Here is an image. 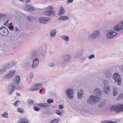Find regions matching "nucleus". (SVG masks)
Returning a JSON list of instances; mask_svg holds the SVG:
<instances>
[{
	"mask_svg": "<svg viewBox=\"0 0 123 123\" xmlns=\"http://www.w3.org/2000/svg\"><path fill=\"white\" fill-rule=\"evenodd\" d=\"M71 59V58L70 55L69 54H66L62 58V60L60 62V64L58 65L64 67L65 66L67 63L70 61Z\"/></svg>",
	"mask_w": 123,
	"mask_h": 123,
	"instance_id": "nucleus-1",
	"label": "nucleus"
},
{
	"mask_svg": "<svg viewBox=\"0 0 123 123\" xmlns=\"http://www.w3.org/2000/svg\"><path fill=\"white\" fill-rule=\"evenodd\" d=\"M100 33L98 30L94 31L88 37V39L92 41L98 39L100 35Z\"/></svg>",
	"mask_w": 123,
	"mask_h": 123,
	"instance_id": "nucleus-2",
	"label": "nucleus"
},
{
	"mask_svg": "<svg viewBox=\"0 0 123 123\" xmlns=\"http://www.w3.org/2000/svg\"><path fill=\"white\" fill-rule=\"evenodd\" d=\"M47 11L44 12V14L47 16L54 17L55 15V12L51 10H53V7L51 6H49L46 8Z\"/></svg>",
	"mask_w": 123,
	"mask_h": 123,
	"instance_id": "nucleus-3",
	"label": "nucleus"
},
{
	"mask_svg": "<svg viewBox=\"0 0 123 123\" xmlns=\"http://www.w3.org/2000/svg\"><path fill=\"white\" fill-rule=\"evenodd\" d=\"M100 99V96L92 95L90 96L89 98L88 99L87 102L88 103L92 104L93 102L95 103L98 102L99 101Z\"/></svg>",
	"mask_w": 123,
	"mask_h": 123,
	"instance_id": "nucleus-4",
	"label": "nucleus"
},
{
	"mask_svg": "<svg viewBox=\"0 0 123 123\" xmlns=\"http://www.w3.org/2000/svg\"><path fill=\"white\" fill-rule=\"evenodd\" d=\"M110 110L112 111L114 110L117 113L123 111V105L120 104L118 106H113L111 107Z\"/></svg>",
	"mask_w": 123,
	"mask_h": 123,
	"instance_id": "nucleus-5",
	"label": "nucleus"
},
{
	"mask_svg": "<svg viewBox=\"0 0 123 123\" xmlns=\"http://www.w3.org/2000/svg\"><path fill=\"white\" fill-rule=\"evenodd\" d=\"M117 35V33L112 30H109L106 34L107 38L111 39L114 38Z\"/></svg>",
	"mask_w": 123,
	"mask_h": 123,
	"instance_id": "nucleus-6",
	"label": "nucleus"
},
{
	"mask_svg": "<svg viewBox=\"0 0 123 123\" xmlns=\"http://www.w3.org/2000/svg\"><path fill=\"white\" fill-rule=\"evenodd\" d=\"M16 73V71L14 70L10 71L8 73V74L4 75L3 77L5 79H9L13 78L14 76Z\"/></svg>",
	"mask_w": 123,
	"mask_h": 123,
	"instance_id": "nucleus-7",
	"label": "nucleus"
},
{
	"mask_svg": "<svg viewBox=\"0 0 123 123\" xmlns=\"http://www.w3.org/2000/svg\"><path fill=\"white\" fill-rule=\"evenodd\" d=\"M38 21L41 24H45L49 23L50 20L49 18L42 17L39 18Z\"/></svg>",
	"mask_w": 123,
	"mask_h": 123,
	"instance_id": "nucleus-8",
	"label": "nucleus"
},
{
	"mask_svg": "<svg viewBox=\"0 0 123 123\" xmlns=\"http://www.w3.org/2000/svg\"><path fill=\"white\" fill-rule=\"evenodd\" d=\"M113 79L115 82H117L118 85L121 84V79L120 75L117 73H115L113 75Z\"/></svg>",
	"mask_w": 123,
	"mask_h": 123,
	"instance_id": "nucleus-9",
	"label": "nucleus"
},
{
	"mask_svg": "<svg viewBox=\"0 0 123 123\" xmlns=\"http://www.w3.org/2000/svg\"><path fill=\"white\" fill-rule=\"evenodd\" d=\"M8 33V29L6 27H2L0 28V34L2 36L7 35Z\"/></svg>",
	"mask_w": 123,
	"mask_h": 123,
	"instance_id": "nucleus-10",
	"label": "nucleus"
},
{
	"mask_svg": "<svg viewBox=\"0 0 123 123\" xmlns=\"http://www.w3.org/2000/svg\"><path fill=\"white\" fill-rule=\"evenodd\" d=\"M86 53L84 50L83 49L80 50L78 53L76 55L75 57L76 58H78L86 55Z\"/></svg>",
	"mask_w": 123,
	"mask_h": 123,
	"instance_id": "nucleus-11",
	"label": "nucleus"
},
{
	"mask_svg": "<svg viewBox=\"0 0 123 123\" xmlns=\"http://www.w3.org/2000/svg\"><path fill=\"white\" fill-rule=\"evenodd\" d=\"M66 93L68 98L70 99L73 98V90L69 88L66 90Z\"/></svg>",
	"mask_w": 123,
	"mask_h": 123,
	"instance_id": "nucleus-12",
	"label": "nucleus"
},
{
	"mask_svg": "<svg viewBox=\"0 0 123 123\" xmlns=\"http://www.w3.org/2000/svg\"><path fill=\"white\" fill-rule=\"evenodd\" d=\"M113 29L115 31H119L123 29V22H121L119 24L115 25Z\"/></svg>",
	"mask_w": 123,
	"mask_h": 123,
	"instance_id": "nucleus-13",
	"label": "nucleus"
},
{
	"mask_svg": "<svg viewBox=\"0 0 123 123\" xmlns=\"http://www.w3.org/2000/svg\"><path fill=\"white\" fill-rule=\"evenodd\" d=\"M39 57V55L37 52V50L33 52L31 54L30 56H29V59H31L32 60L35 58H38Z\"/></svg>",
	"mask_w": 123,
	"mask_h": 123,
	"instance_id": "nucleus-14",
	"label": "nucleus"
},
{
	"mask_svg": "<svg viewBox=\"0 0 123 123\" xmlns=\"http://www.w3.org/2000/svg\"><path fill=\"white\" fill-rule=\"evenodd\" d=\"M32 60L31 59H29L28 57L27 60L26 62H24L23 63V66L24 67H29L32 64Z\"/></svg>",
	"mask_w": 123,
	"mask_h": 123,
	"instance_id": "nucleus-15",
	"label": "nucleus"
},
{
	"mask_svg": "<svg viewBox=\"0 0 123 123\" xmlns=\"http://www.w3.org/2000/svg\"><path fill=\"white\" fill-rule=\"evenodd\" d=\"M37 52H38V54L39 55V57L42 58L45 57V51L43 48H41L38 49Z\"/></svg>",
	"mask_w": 123,
	"mask_h": 123,
	"instance_id": "nucleus-16",
	"label": "nucleus"
},
{
	"mask_svg": "<svg viewBox=\"0 0 123 123\" xmlns=\"http://www.w3.org/2000/svg\"><path fill=\"white\" fill-rule=\"evenodd\" d=\"M42 86V85L41 84H37L33 86V87L30 89L29 90L31 91L37 90L41 88Z\"/></svg>",
	"mask_w": 123,
	"mask_h": 123,
	"instance_id": "nucleus-17",
	"label": "nucleus"
},
{
	"mask_svg": "<svg viewBox=\"0 0 123 123\" xmlns=\"http://www.w3.org/2000/svg\"><path fill=\"white\" fill-rule=\"evenodd\" d=\"M32 61L31 68L33 69H34L36 68L38 64L39 60L38 58H37L35 59Z\"/></svg>",
	"mask_w": 123,
	"mask_h": 123,
	"instance_id": "nucleus-18",
	"label": "nucleus"
},
{
	"mask_svg": "<svg viewBox=\"0 0 123 123\" xmlns=\"http://www.w3.org/2000/svg\"><path fill=\"white\" fill-rule=\"evenodd\" d=\"M24 8L25 10L27 11H35V9L30 5H25Z\"/></svg>",
	"mask_w": 123,
	"mask_h": 123,
	"instance_id": "nucleus-19",
	"label": "nucleus"
},
{
	"mask_svg": "<svg viewBox=\"0 0 123 123\" xmlns=\"http://www.w3.org/2000/svg\"><path fill=\"white\" fill-rule=\"evenodd\" d=\"M16 88L15 86L13 84H10V86L9 88L8 89V94L10 95H11L14 92Z\"/></svg>",
	"mask_w": 123,
	"mask_h": 123,
	"instance_id": "nucleus-20",
	"label": "nucleus"
},
{
	"mask_svg": "<svg viewBox=\"0 0 123 123\" xmlns=\"http://www.w3.org/2000/svg\"><path fill=\"white\" fill-rule=\"evenodd\" d=\"M77 96L79 99L81 98L83 96L84 93V91L83 90L81 89L78 90Z\"/></svg>",
	"mask_w": 123,
	"mask_h": 123,
	"instance_id": "nucleus-21",
	"label": "nucleus"
},
{
	"mask_svg": "<svg viewBox=\"0 0 123 123\" xmlns=\"http://www.w3.org/2000/svg\"><path fill=\"white\" fill-rule=\"evenodd\" d=\"M112 71L110 69H108L105 71V74L108 78H111L112 75Z\"/></svg>",
	"mask_w": 123,
	"mask_h": 123,
	"instance_id": "nucleus-22",
	"label": "nucleus"
},
{
	"mask_svg": "<svg viewBox=\"0 0 123 123\" xmlns=\"http://www.w3.org/2000/svg\"><path fill=\"white\" fill-rule=\"evenodd\" d=\"M103 90L105 93L109 94L110 91V86H104Z\"/></svg>",
	"mask_w": 123,
	"mask_h": 123,
	"instance_id": "nucleus-23",
	"label": "nucleus"
},
{
	"mask_svg": "<svg viewBox=\"0 0 123 123\" xmlns=\"http://www.w3.org/2000/svg\"><path fill=\"white\" fill-rule=\"evenodd\" d=\"M20 81V77L18 75H16L15 77L14 80V83L16 85H18Z\"/></svg>",
	"mask_w": 123,
	"mask_h": 123,
	"instance_id": "nucleus-24",
	"label": "nucleus"
},
{
	"mask_svg": "<svg viewBox=\"0 0 123 123\" xmlns=\"http://www.w3.org/2000/svg\"><path fill=\"white\" fill-rule=\"evenodd\" d=\"M38 105L41 107H49L50 105L47 103H40L38 104Z\"/></svg>",
	"mask_w": 123,
	"mask_h": 123,
	"instance_id": "nucleus-25",
	"label": "nucleus"
},
{
	"mask_svg": "<svg viewBox=\"0 0 123 123\" xmlns=\"http://www.w3.org/2000/svg\"><path fill=\"white\" fill-rule=\"evenodd\" d=\"M113 90V95L114 96H116L118 93V89L115 87H113L112 88Z\"/></svg>",
	"mask_w": 123,
	"mask_h": 123,
	"instance_id": "nucleus-26",
	"label": "nucleus"
},
{
	"mask_svg": "<svg viewBox=\"0 0 123 123\" xmlns=\"http://www.w3.org/2000/svg\"><path fill=\"white\" fill-rule=\"evenodd\" d=\"M60 37L62 39L64 40L66 42H68L69 40V37L66 35L61 36Z\"/></svg>",
	"mask_w": 123,
	"mask_h": 123,
	"instance_id": "nucleus-27",
	"label": "nucleus"
},
{
	"mask_svg": "<svg viewBox=\"0 0 123 123\" xmlns=\"http://www.w3.org/2000/svg\"><path fill=\"white\" fill-rule=\"evenodd\" d=\"M58 19L60 20H68L69 19V18L67 16H63L59 17Z\"/></svg>",
	"mask_w": 123,
	"mask_h": 123,
	"instance_id": "nucleus-28",
	"label": "nucleus"
},
{
	"mask_svg": "<svg viewBox=\"0 0 123 123\" xmlns=\"http://www.w3.org/2000/svg\"><path fill=\"white\" fill-rule=\"evenodd\" d=\"M18 123H30L29 120L27 119H20Z\"/></svg>",
	"mask_w": 123,
	"mask_h": 123,
	"instance_id": "nucleus-29",
	"label": "nucleus"
},
{
	"mask_svg": "<svg viewBox=\"0 0 123 123\" xmlns=\"http://www.w3.org/2000/svg\"><path fill=\"white\" fill-rule=\"evenodd\" d=\"M3 67L6 69V70L12 67L9 62L6 63L5 65L3 66Z\"/></svg>",
	"mask_w": 123,
	"mask_h": 123,
	"instance_id": "nucleus-30",
	"label": "nucleus"
},
{
	"mask_svg": "<svg viewBox=\"0 0 123 123\" xmlns=\"http://www.w3.org/2000/svg\"><path fill=\"white\" fill-rule=\"evenodd\" d=\"M94 92L95 94H101V91L100 89L98 88H95L93 91Z\"/></svg>",
	"mask_w": 123,
	"mask_h": 123,
	"instance_id": "nucleus-31",
	"label": "nucleus"
},
{
	"mask_svg": "<svg viewBox=\"0 0 123 123\" xmlns=\"http://www.w3.org/2000/svg\"><path fill=\"white\" fill-rule=\"evenodd\" d=\"M60 12L58 14V15L61 16L64 14L65 12V11L64 8L61 7L59 10Z\"/></svg>",
	"mask_w": 123,
	"mask_h": 123,
	"instance_id": "nucleus-32",
	"label": "nucleus"
},
{
	"mask_svg": "<svg viewBox=\"0 0 123 123\" xmlns=\"http://www.w3.org/2000/svg\"><path fill=\"white\" fill-rule=\"evenodd\" d=\"M56 31L55 30H53L51 31L50 33V36L51 37H54L56 35Z\"/></svg>",
	"mask_w": 123,
	"mask_h": 123,
	"instance_id": "nucleus-33",
	"label": "nucleus"
},
{
	"mask_svg": "<svg viewBox=\"0 0 123 123\" xmlns=\"http://www.w3.org/2000/svg\"><path fill=\"white\" fill-rule=\"evenodd\" d=\"M103 83L104 85V86H110L109 85V81L107 80H104L103 81Z\"/></svg>",
	"mask_w": 123,
	"mask_h": 123,
	"instance_id": "nucleus-34",
	"label": "nucleus"
},
{
	"mask_svg": "<svg viewBox=\"0 0 123 123\" xmlns=\"http://www.w3.org/2000/svg\"><path fill=\"white\" fill-rule=\"evenodd\" d=\"M6 71V69L3 66L2 68H0V75L5 73Z\"/></svg>",
	"mask_w": 123,
	"mask_h": 123,
	"instance_id": "nucleus-35",
	"label": "nucleus"
},
{
	"mask_svg": "<svg viewBox=\"0 0 123 123\" xmlns=\"http://www.w3.org/2000/svg\"><path fill=\"white\" fill-rule=\"evenodd\" d=\"M1 116L3 117L7 118L8 117V113L6 112H4L2 114Z\"/></svg>",
	"mask_w": 123,
	"mask_h": 123,
	"instance_id": "nucleus-36",
	"label": "nucleus"
},
{
	"mask_svg": "<svg viewBox=\"0 0 123 123\" xmlns=\"http://www.w3.org/2000/svg\"><path fill=\"white\" fill-rule=\"evenodd\" d=\"M6 14L0 13V20L3 18H6Z\"/></svg>",
	"mask_w": 123,
	"mask_h": 123,
	"instance_id": "nucleus-37",
	"label": "nucleus"
},
{
	"mask_svg": "<svg viewBox=\"0 0 123 123\" xmlns=\"http://www.w3.org/2000/svg\"><path fill=\"white\" fill-rule=\"evenodd\" d=\"M60 121V120L59 119H54L52 120L50 122V123H59Z\"/></svg>",
	"mask_w": 123,
	"mask_h": 123,
	"instance_id": "nucleus-38",
	"label": "nucleus"
},
{
	"mask_svg": "<svg viewBox=\"0 0 123 123\" xmlns=\"http://www.w3.org/2000/svg\"><path fill=\"white\" fill-rule=\"evenodd\" d=\"M123 98V93H121L118 96L117 98L118 100H119L122 99Z\"/></svg>",
	"mask_w": 123,
	"mask_h": 123,
	"instance_id": "nucleus-39",
	"label": "nucleus"
},
{
	"mask_svg": "<svg viewBox=\"0 0 123 123\" xmlns=\"http://www.w3.org/2000/svg\"><path fill=\"white\" fill-rule=\"evenodd\" d=\"M9 62L12 67L14 66L17 63L16 62L14 61H11Z\"/></svg>",
	"mask_w": 123,
	"mask_h": 123,
	"instance_id": "nucleus-40",
	"label": "nucleus"
},
{
	"mask_svg": "<svg viewBox=\"0 0 123 123\" xmlns=\"http://www.w3.org/2000/svg\"><path fill=\"white\" fill-rule=\"evenodd\" d=\"M27 101L28 104L30 105H31L33 104V101L32 99H29Z\"/></svg>",
	"mask_w": 123,
	"mask_h": 123,
	"instance_id": "nucleus-41",
	"label": "nucleus"
},
{
	"mask_svg": "<svg viewBox=\"0 0 123 123\" xmlns=\"http://www.w3.org/2000/svg\"><path fill=\"white\" fill-rule=\"evenodd\" d=\"M24 20L23 18H21L19 20L18 22L19 23L22 24L24 23Z\"/></svg>",
	"mask_w": 123,
	"mask_h": 123,
	"instance_id": "nucleus-42",
	"label": "nucleus"
},
{
	"mask_svg": "<svg viewBox=\"0 0 123 123\" xmlns=\"http://www.w3.org/2000/svg\"><path fill=\"white\" fill-rule=\"evenodd\" d=\"M17 111L20 113H23L24 112L23 110L21 108H19L17 109Z\"/></svg>",
	"mask_w": 123,
	"mask_h": 123,
	"instance_id": "nucleus-43",
	"label": "nucleus"
},
{
	"mask_svg": "<svg viewBox=\"0 0 123 123\" xmlns=\"http://www.w3.org/2000/svg\"><path fill=\"white\" fill-rule=\"evenodd\" d=\"M53 99H48L47 100V103L49 104L53 103Z\"/></svg>",
	"mask_w": 123,
	"mask_h": 123,
	"instance_id": "nucleus-44",
	"label": "nucleus"
},
{
	"mask_svg": "<svg viewBox=\"0 0 123 123\" xmlns=\"http://www.w3.org/2000/svg\"><path fill=\"white\" fill-rule=\"evenodd\" d=\"M9 19H6V21H5L4 24V25L5 26H7L8 24Z\"/></svg>",
	"mask_w": 123,
	"mask_h": 123,
	"instance_id": "nucleus-45",
	"label": "nucleus"
},
{
	"mask_svg": "<svg viewBox=\"0 0 123 123\" xmlns=\"http://www.w3.org/2000/svg\"><path fill=\"white\" fill-rule=\"evenodd\" d=\"M56 113L60 116L62 115V113L59 110H56Z\"/></svg>",
	"mask_w": 123,
	"mask_h": 123,
	"instance_id": "nucleus-46",
	"label": "nucleus"
},
{
	"mask_svg": "<svg viewBox=\"0 0 123 123\" xmlns=\"http://www.w3.org/2000/svg\"><path fill=\"white\" fill-rule=\"evenodd\" d=\"M33 75L32 73H31L29 76L28 77V78L32 79L33 77Z\"/></svg>",
	"mask_w": 123,
	"mask_h": 123,
	"instance_id": "nucleus-47",
	"label": "nucleus"
},
{
	"mask_svg": "<svg viewBox=\"0 0 123 123\" xmlns=\"http://www.w3.org/2000/svg\"><path fill=\"white\" fill-rule=\"evenodd\" d=\"M19 103V102L18 101H16L14 103V105L16 107H17Z\"/></svg>",
	"mask_w": 123,
	"mask_h": 123,
	"instance_id": "nucleus-48",
	"label": "nucleus"
},
{
	"mask_svg": "<svg viewBox=\"0 0 123 123\" xmlns=\"http://www.w3.org/2000/svg\"><path fill=\"white\" fill-rule=\"evenodd\" d=\"M34 109L35 111H39L40 110V109L37 106L34 107Z\"/></svg>",
	"mask_w": 123,
	"mask_h": 123,
	"instance_id": "nucleus-49",
	"label": "nucleus"
},
{
	"mask_svg": "<svg viewBox=\"0 0 123 123\" xmlns=\"http://www.w3.org/2000/svg\"><path fill=\"white\" fill-rule=\"evenodd\" d=\"M95 57V56L93 54L91 55H90L88 57V58L89 59H91L92 58H94Z\"/></svg>",
	"mask_w": 123,
	"mask_h": 123,
	"instance_id": "nucleus-50",
	"label": "nucleus"
},
{
	"mask_svg": "<svg viewBox=\"0 0 123 123\" xmlns=\"http://www.w3.org/2000/svg\"><path fill=\"white\" fill-rule=\"evenodd\" d=\"M27 17L29 20L30 21L32 20L33 19V17L32 16H28Z\"/></svg>",
	"mask_w": 123,
	"mask_h": 123,
	"instance_id": "nucleus-51",
	"label": "nucleus"
},
{
	"mask_svg": "<svg viewBox=\"0 0 123 123\" xmlns=\"http://www.w3.org/2000/svg\"><path fill=\"white\" fill-rule=\"evenodd\" d=\"M27 82L28 83H31L32 81L31 79L27 78Z\"/></svg>",
	"mask_w": 123,
	"mask_h": 123,
	"instance_id": "nucleus-52",
	"label": "nucleus"
},
{
	"mask_svg": "<svg viewBox=\"0 0 123 123\" xmlns=\"http://www.w3.org/2000/svg\"><path fill=\"white\" fill-rule=\"evenodd\" d=\"M73 1V0H67V3L68 4L72 2Z\"/></svg>",
	"mask_w": 123,
	"mask_h": 123,
	"instance_id": "nucleus-53",
	"label": "nucleus"
},
{
	"mask_svg": "<svg viewBox=\"0 0 123 123\" xmlns=\"http://www.w3.org/2000/svg\"><path fill=\"white\" fill-rule=\"evenodd\" d=\"M82 56V60H85L87 58V56L86 55L84 56Z\"/></svg>",
	"mask_w": 123,
	"mask_h": 123,
	"instance_id": "nucleus-54",
	"label": "nucleus"
},
{
	"mask_svg": "<svg viewBox=\"0 0 123 123\" xmlns=\"http://www.w3.org/2000/svg\"><path fill=\"white\" fill-rule=\"evenodd\" d=\"M59 108L60 109H63L64 107L62 105H60L59 106Z\"/></svg>",
	"mask_w": 123,
	"mask_h": 123,
	"instance_id": "nucleus-55",
	"label": "nucleus"
},
{
	"mask_svg": "<svg viewBox=\"0 0 123 123\" xmlns=\"http://www.w3.org/2000/svg\"><path fill=\"white\" fill-rule=\"evenodd\" d=\"M9 28L10 30H12L13 29V27L12 25H11L9 26Z\"/></svg>",
	"mask_w": 123,
	"mask_h": 123,
	"instance_id": "nucleus-56",
	"label": "nucleus"
},
{
	"mask_svg": "<svg viewBox=\"0 0 123 123\" xmlns=\"http://www.w3.org/2000/svg\"><path fill=\"white\" fill-rule=\"evenodd\" d=\"M55 65L53 63H51L49 64V66L50 67H53Z\"/></svg>",
	"mask_w": 123,
	"mask_h": 123,
	"instance_id": "nucleus-57",
	"label": "nucleus"
},
{
	"mask_svg": "<svg viewBox=\"0 0 123 123\" xmlns=\"http://www.w3.org/2000/svg\"><path fill=\"white\" fill-rule=\"evenodd\" d=\"M108 123H116L115 122L111 121L110 122H108Z\"/></svg>",
	"mask_w": 123,
	"mask_h": 123,
	"instance_id": "nucleus-58",
	"label": "nucleus"
},
{
	"mask_svg": "<svg viewBox=\"0 0 123 123\" xmlns=\"http://www.w3.org/2000/svg\"><path fill=\"white\" fill-rule=\"evenodd\" d=\"M30 0H26V2L27 3H29L30 2Z\"/></svg>",
	"mask_w": 123,
	"mask_h": 123,
	"instance_id": "nucleus-59",
	"label": "nucleus"
},
{
	"mask_svg": "<svg viewBox=\"0 0 123 123\" xmlns=\"http://www.w3.org/2000/svg\"><path fill=\"white\" fill-rule=\"evenodd\" d=\"M101 123H106L105 121H103L101 122Z\"/></svg>",
	"mask_w": 123,
	"mask_h": 123,
	"instance_id": "nucleus-60",
	"label": "nucleus"
},
{
	"mask_svg": "<svg viewBox=\"0 0 123 123\" xmlns=\"http://www.w3.org/2000/svg\"><path fill=\"white\" fill-rule=\"evenodd\" d=\"M43 91V90L42 89H40L39 90V92L40 93L42 92Z\"/></svg>",
	"mask_w": 123,
	"mask_h": 123,
	"instance_id": "nucleus-61",
	"label": "nucleus"
},
{
	"mask_svg": "<svg viewBox=\"0 0 123 123\" xmlns=\"http://www.w3.org/2000/svg\"><path fill=\"white\" fill-rule=\"evenodd\" d=\"M17 96H20V94L19 93H18L17 94Z\"/></svg>",
	"mask_w": 123,
	"mask_h": 123,
	"instance_id": "nucleus-62",
	"label": "nucleus"
},
{
	"mask_svg": "<svg viewBox=\"0 0 123 123\" xmlns=\"http://www.w3.org/2000/svg\"><path fill=\"white\" fill-rule=\"evenodd\" d=\"M12 23H11L9 25L10 26H11V25H12Z\"/></svg>",
	"mask_w": 123,
	"mask_h": 123,
	"instance_id": "nucleus-63",
	"label": "nucleus"
},
{
	"mask_svg": "<svg viewBox=\"0 0 123 123\" xmlns=\"http://www.w3.org/2000/svg\"><path fill=\"white\" fill-rule=\"evenodd\" d=\"M18 29H17V28L16 31H18Z\"/></svg>",
	"mask_w": 123,
	"mask_h": 123,
	"instance_id": "nucleus-64",
	"label": "nucleus"
}]
</instances>
